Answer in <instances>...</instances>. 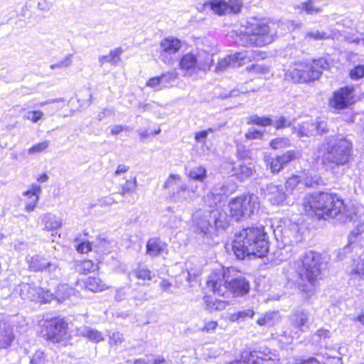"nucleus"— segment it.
<instances>
[{
  "instance_id": "obj_1",
  "label": "nucleus",
  "mask_w": 364,
  "mask_h": 364,
  "mask_svg": "<svg viewBox=\"0 0 364 364\" xmlns=\"http://www.w3.org/2000/svg\"><path fill=\"white\" fill-rule=\"evenodd\" d=\"M321 164L326 171L335 172L341 166H347L353 156V142L342 134L325 139L320 148Z\"/></svg>"
},
{
  "instance_id": "obj_2",
  "label": "nucleus",
  "mask_w": 364,
  "mask_h": 364,
  "mask_svg": "<svg viewBox=\"0 0 364 364\" xmlns=\"http://www.w3.org/2000/svg\"><path fill=\"white\" fill-rule=\"evenodd\" d=\"M322 264L321 255L309 251L294 263V275L290 279L295 282L302 291L311 295L321 278Z\"/></svg>"
},
{
  "instance_id": "obj_3",
  "label": "nucleus",
  "mask_w": 364,
  "mask_h": 364,
  "mask_svg": "<svg viewBox=\"0 0 364 364\" xmlns=\"http://www.w3.org/2000/svg\"><path fill=\"white\" fill-rule=\"evenodd\" d=\"M206 286L214 294L226 298L231 295H245L250 289V282L244 276L230 269L213 272L208 277Z\"/></svg>"
},
{
  "instance_id": "obj_4",
  "label": "nucleus",
  "mask_w": 364,
  "mask_h": 364,
  "mask_svg": "<svg viewBox=\"0 0 364 364\" xmlns=\"http://www.w3.org/2000/svg\"><path fill=\"white\" fill-rule=\"evenodd\" d=\"M269 241L264 227L247 228L235 234L232 250L238 259L254 255L262 257L269 251Z\"/></svg>"
},
{
  "instance_id": "obj_5",
  "label": "nucleus",
  "mask_w": 364,
  "mask_h": 364,
  "mask_svg": "<svg viewBox=\"0 0 364 364\" xmlns=\"http://www.w3.org/2000/svg\"><path fill=\"white\" fill-rule=\"evenodd\" d=\"M275 23L265 18L252 17L238 30V42L243 46L262 47L272 43L277 34Z\"/></svg>"
},
{
  "instance_id": "obj_6",
  "label": "nucleus",
  "mask_w": 364,
  "mask_h": 364,
  "mask_svg": "<svg viewBox=\"0 0 364 364\" xmlns=\"http://www.w3.org/2000/svg\"><path fill=\"white\" fill-rule=\"evenodd\" d=\"M330 68L328 61L324 58L313 60L311 63H298L285 73V79L294 83H306L318 80L323 70Z\"/></svg>"
},
{
  "instance_id": "obj_7",
  "label": "nucleus",
  "mask_w": 364,
  "mask_h": 364,
  "mask_svg": "<svg viewBox=\"0 0 364 364\" xmlns=\"http://www.w3.org/2000/svg\"><path fill=\"white\" fill-rule=\"evenodd\" d=\"M193 222L200 232L206 235L214 230H225L228 227L227 214L220 209L199 210L193 216Z\"/></svg>"
},
{
  "instance_id": "obj_8",
  "label": "nucleus",
  "mask_w": 364,
  "mask_h": 364,
  "mask_svg": "<svg viewBox=\"0 0 364 364\" xmlns=\"http://www.w3.org/2000/svg\"><path fill=\"white\" fill-rule=\"evenodd\" d=\"M259 207V198L255 194L242 195L232 199L229 203L231 216L236 220L250 217Z\"/></svg>"
},
{
  "instance_id": "obj_9",
  "label": "nucleus",
  "mask_w": 364,
  "mask_h": 364,
  "mask_svg": "<svg viewBox=\"0 0 364 364\" xmlns=\"http://www.w3.org/2000/svg\"><path fill=\"white\" fill-rule=\"evenodd\" d=\"M332 201H333V194L319 192L306 196L303 205L307 214H314L318 218L324 219L326 205Z\"/></svg>"
},
{
  "instance_id": "obj_10",
  "label": "nucleus",
  "mask_w": 364,
  "mask_h": 364,
  "mask_svg": "<svg viewBox=\"0 0 364 364\" xmlns=\"http://www.w3.org/2000/svg\"><path fill=\"white\" fill-rule=\"evenodd\" d=\"M275 238L281 241L284 246L293 245L302 240L297 223L286 220L274 230Z\"/></svg>"
},
{
  "instance_id": "obj_11",
  "label": "nucleus",
  "mask_w": 364,
  "mask_h": 364,
  "mask_svg": "<svg viewBox=\"0 0 364 364\" xmlns=\"http://www.w3.org/2000/svg\"><path fill=\"white\" fill-rule=\"evenodd\" d=\"M23 299L47 303L50 301L53 294L48 290L36 286L34 284L23 282L16 289Z\"/></svg>"
},
{
  "instance_id": "obj_12",
  "label": "nucleus",
  "mask_w": 364,
  "mask_h": 364,
  "mask_svg": "<svg viewBox=\"0 0 364 364\" xmlns=\"http://www.w3.org/2000/svg\"><path fill=\"white\" fill-rule=\"evenodd\" d=\"M43 327V336L53 343L63 341L67 335V324L63 318H55L46 321Z\"/></svg>"
},
{
  "instance_id": "obj_13",
  "label": "nucleus",
  "mask_w": 364,
  "mask_h": 364,
  "mask_svg": "<svg viewBox=\"0 0 364 364\" xmlns=\"http://www.w3.org/2000/svg\"><path fill=\"white\" fill-rule=\"evenodd\" d=\"M333 201L328 204L325 210V218L338 217V220L343 223L347 220H352L353 217L346 215L344 210L346 208L342 199H341L336 194H333Z\"/></svg>"
},
{
  "instance_id": "obj_14",
  "label": "nucleus",
  "mask_w": 364,
  "mask_h": 364,
  "mask_svg": "<svg viewBox=\"0 0 364 364\" xmlns=\"http://www.w3.org/2000/svg\"><path fill=\"white\" fill-rule=\"evenodd\" d=\"M181 48V41L175 38L169 37L163 39L160 43V58L166 64L171 65L173 59L169 55L176 53Z\"/></svg>"
},
{
  "instance_id": "obj_15",
  "label": "nucleus",
  "mask_w": 364,
  "mask_h": 364,
  "mask_svg": "<svg viewBox=\"0 0 364 364\" xmlns=\"http://www.w3.org/2000/svg\"><path fill=\"white\" fill-rule=\"evenodd\" d=\"M265 196L273 205H280L286 200L288 193L287 187L284 186H277L272 183L268 184L264 188L262 189Z\"/></svg>"
},
{
  "instance_id": "obj_16",
  "label": "nucleus",
  "mask_w": 364,
  "mask_h": 364,
  "mask_svg": "<svg viewBox=\"0 0 364 364\" xmlns=\"http://www.w3.org/2000/svg\"><path fill=\"white\" fill-rule=\"evenodd\" d=\"M353 89L348 87H342L333 94V98L330 100V105L336 109L346 108L352 102Z\"/></svg>"
},
{
  "instance_id": "obj_17",
  "label": "nucleus",
  "mask_w": 364,
  "mask_h": 364,
  "mask_svg": "<svg viewBox=\"0 0 364 364\" xmlns=\"http://www.w3.org/2000/svg\"><path fill=\"white\" fill-rule=\"evenodd\" d=\"M341 36V33L336 28L330 29L329 31L311 30L305 33L304 39L306 41H325L328 39L338 40Z\"/></svg>"
},
{
  "instance_id": "obj_18",
  "label": "nucleus",
  "mask_w": 364,
  "mask_h": 364,
  "mask_svg": "<svg viewBox=\"0 0 364 364\" xmlns=\"http://www.w3.org/2000/svg\"><path fill=\"white\" fill-rule=\"evenodd\" d=\"M289 319L291 324L295 328L304 332L308 328L309 312L307 310L299 308L292 312Z\"/></svg>"
},
{
  "instance_id": "obj_19",
  "label": "nucleus",
  "mask_w": 364,
  "mask_h": 364,
  "mask_svg": "<svg viewBox=\"0 0 364 364\" xmlns=\"http://www.w3.org/2000/svg\"><path fill=\"white\" fill-rule=\"evenodd\" d=\"M230 193L229 188L223 183H218L214 186L210 193L207 195V200H213V202H210V205H217L220 203L225 198H226Z\"/></svg>"
},
{
  "instance_id": "obj_20",
  "label": "nucleus",
  "mask_w": 364,
  "mask_h": 364,
  "mask_svg": "<svg viewBox=\"0 0 364 364\" xmlns=\"http://www.w3.org/2000/svg\"><path fill=\"white\" fill-rule=\"evenodd\" d=\"M41 192V188L37 184H32L29 190L23 192V196L28 198L25 205V210L26 211L32 212L34 210L38 202Z\"/></svg>"
},
{
  "instance_id": "obj_21",
  "label": "nucleus",
  "mask_w": 364,
  "mask_h": 364,
  "mask_svg": "<svg viewBox=\"0 0 364 364\" xmlns=\"http://www.w3.org/2000/svg\"><path fill=\"white\" fill-rule=\"evenodd\" d=\"M196 64L197 60L193 53H186L180 60V68L185 72L186 75L191 76L197 73Z\"/></svg>"
},
{
  "instance_id": "obj_22",
  "label": "nucleus",
  "mask_w": 364,
  "mask_h": 364,
  "mask_svg": "<svg viewBox=\"0 0 364 364\" xmlns=\"http://www.w3.org/2000/svg\"><path fill=\"white\" fill-rule=\"evenodd\" d=\"M204 309L210 313L225 309L229 303L226 301L217 299L212 296L205 295L203 297Z\"/></svg>"
},
{
  "instance_id": "obj_23",
  "label": "nucleus",
  "mask_w": 364,
  "mask_h": 364,
  "mask_svg": "<svg viewBox=\"0 0 364 364\" xmlns=\"http://www.w3.org/2000/svg\"><path fill=\"white\" fill-rule=\"evenodd\" d=\"M85 289L92 292L102 291L109 286L99 277H89L81 282Z\"/></svg>"
},
{
  "instance_id": "obj_24",
  "label": "nucleus",
  "mask_w": 364,
  "mask_h": 364,
  "mask_svg": "<svg viewBox=\"0 0 364 364\" xmlns=\"http://www.w3.org/2000/svg\"><path fill=\"white\" fill-rule=\"evenodd\" d=\"M195 58L197 60V68L198 70L207 71L209 70L213 63V55L205 50H198L196 54H194Z\"/></svg>"
},
{
  "instance_id": "obj_25",
  "label": "nucleus",
  "mask_w": 364,
  "mask_h": 364,
  "mask_svg": "<svg viewBox=\"0 0 364 364\" xmlns=\"http://www.w3.org/2000/svg\"><path fill=\"white\" fill-rule=\"evenodd\" d=\"M14 338L12 328L6 323L0 324V348L9 346Z\"/></svg>"
},
{
  "instance_id": "obj_26",
  "label": "nucleus",
  "mask_w": 364,
  "mask_h": 364,
  "mask_svg": "<svg viewBox=\"0 0 364 364\" xmlns=\"http://www.w3.org/2000/svg\"><path fill=\"white\" fill-rule=\"evenodd\" d=\"M166 247V245L159 238H151L146 243V253L151 257H156L163 252Z\"/></svg>"
},
{
  "instance_id": "obj_27",
  "label": "nucleus",
  "mask_w": 364,
  "mask_h": 364,
  "mask_svg": "<svg viewBox=\"0 0 364 364\" xmlns=\"http://www.w3.org/2000/svg\"><path fill=\"white\" fill-rule=\"evenodd\" d=\"M237 55L238 53H235L233 55H228L225 58L221 59L218 62L215 68V70L219 72L225 70L229 66L237 68L242 65V61L237 58Z\"/></svg>"
},
{
  "instance_id": "obj_28",
  "label": "nucleus",
  "mask_w": 364,
  "mask_h": 364,
  "mask_svg": "<svg viewBox=\"0 0 364 364\" xmlns=\"http://www.w3.org/2000/svg\"><path fill=\"white\" fill-rule=\"evenodd\" d=\"M298 9L309 15H316L323 11V8L318 4V0H306L298 6Z\"/></svg>"
},
{
  "instance_id": "obj_29",
  "label": "nucleus",
  "mask_w": 364,
  "mask_h": 364,
  "mask_svg": "<svg viewBox=\"0 0 364 364\" xmlns=\"http://www.w3.org/2000/svg\"><path fill=\"white\" fill-rule=\"evenodd\" d=\"M194 197V191L190 190L186 184L178 186V190L176 192H173V198L175 200L178 201L193 200Z\"/></svg>"
},
{
  "instance_id": "obj_30",
  "label": "nucleus",
  "mask_w": 364,
  "mask_h": 364,
  "mask_svg": "<svg viewBox=\"0 0 364 364\" xmlns=\"http://www.w3.org/2000/svg\"><path fill=\"white\" fill-rule=\"evenodd\" d=\"M122 53L123 49L121 47H118L110 50L109 55L100 56L98 59L99 63L101 66L105 63H109L115 65L121 60L120 55Z\"/></svg>"
},
{
  "instance_id": "obj_31",
  "label": "nucleus",
  "mask_w": 364,
  "mask_h": 364,
  "mask_svg": "<svg viewBox=\"0 0 364 364\" xmlns=\"http://www.w3.org/2000/svg\"><path fill=\"white\" fill-rule=\"evenodd\" d=\"M47 259L41 255H36L27 259L28 267L33 272H43Z\"/></svg>"
},
{
  "instance_id": "obj_32",
  "label": "nucleus",
  "mask_w": 364,
  "mask_h": 364,
  "mask_svg": "<svg viewBox=\"0 0 364 364\" xmlns=\"http://www.w3.org/2000/svg\"><path fill=\"white\" fill-rule=\"evenodd\" d=\"M77 333L96 343L104 339L101 332L87 326H82L77 328Z\"/></svg>"
},
{
  "instance_id": "obj_33",
  "label": "nucleus",
  "mask_w": 364,
  "mask_h": 364,
  "mask_svg": "<svg viewBox=\"0 0 364 364\" xmlns=\"http://www.w3.org/2000/svg\"><path fill=\"white\" fill-rule=\"evenodd\" d=\"M44 229L48 231L54 230L61 227L62 220L51 213H46L43 216Z\"/></svg>"
},
{
  "instance_id": "obj_34",
  "label": "nucleus",
  "mask_w": 364,
  "mask_h": 364,
  "mask_svg": "<svg viewBox=\"0 0 364 364\" xmlns=\"http://www.w3.org/2000/svg\"><path fill=\"white\" fill-rule=\"evenodd\" d=\"M205 6H209L210 9L219 16L228 14L227 1L225 0H210L204 4Z\"/></svg>"
},
{
  "instance_id": "obj_35",
  "label": "nucleus",
  "mask_w": 364,
  "mask_h": 364,
  "mask_svg": "<svg viewBox=\"0 0 364 364\" xmlns=\"http://www.w3.org/2000/svg\"><path fill=\"white\" fill-rule=\"evenodd\" d=\"M266 57V53L259 50H250L245 52H238L237 58L242 61V65L247 62L252 60H257L264 59Z\"/></svg>"
},
{
  "instance_id": "obj_36",
  "label": "nucleus",
  "mask_w": 364,
  "mask_h": 364,
  "mask_svg": "<svg viewBox=\"0 0 364 364\" xmlns=\"http://www.w3.org/2000/svg\"><path fill=\"white\" fill-rule=\"evenodd\" d=\"M257 356V364H280V358L275 352H259Z\"/></svg>"
},
{
  "instance_id": "obj_37",
  "label": "nucleus",
  "mask_w": 364,
  "mask_h": 364,
  "mask_svg": "<svg viewBox=\"0 0 364 364\" xmlns=\"http://www.w3.org/2000/svg\"><path fill=\"white\" fill-rule=\"evenodd\" d=\"M234 175L240 181H244L250 177L253 173V169L250 166L240 164L232 168Z\"/></svg>"
},
{
  "instance_id": "obj_38",
  "label": "nucleus",
  "mask_w": 364,
  "mask_h": 364,
  "mask_svg": "<svg viewBox=\"0 0 364 364\" xmlns=\"http://www.w3.org/2000/svg\"><path fill=\"white\" fill-rule=\"evenodd\" d=\"M187 176L195 181L203 182L207 178V171L202 166L193 167L189 171L186 170Z\"/></svg>"
},
{
  "instance_id": "obj_39",
  "label": "nucleus",
  "mask_w": 364,
  "mask_h": 364,
  "mask_svg": "<svg viewBox=\"0 0 364 364\" xmlns=\"http://www.w3.org/2000/svg\"><path fill=\"white\" fill-rule=\"evenodd\" d=\"M247 124L268 127L273 124V120L268 117H259L257 114H254L247 118Z\"/></svg>"
},
{
  "instance_id": "obj_40",
  "label": "nucleus",
  "mask_w": 364,
  "mask_h": 364,
  "mask_svg": "<svg viewBox=\"0 0 364 364\" xmlns=\"http://www.w3.org/2000/svg\"><path fill=\"white\" fill-rule=\"evenodd\" d=\"M315 133V124L313 121H307L299 125L298 135L299 136H309Z\"/></svg>"
},
{
  "instance_id": "obj_41",
  "label": "nucleus",
  "mask_w": 364,
  "mask_h": 364,
  "mask_svg": "<svg viewBox=\"0 0 364 364\" xmlns=\"http://www.w3.org/2000/svg\"><path fill=\"white\" fill-rule=\"evenodd\" d=\"M178 73L175 71L166 72L161 74L160 80L163 88L172 86L173 83L178 78Z\"/></svg>"
},
{
  "instance_id": "obj_42",
  "label": "nucleus",
  "mask_w": 364,
  "mask_h": 364,
  "mask_svg": "<svg viewBox=\"0 0 364 364\" xmlns=\"http://www.w3.org/2000/svg\"><path fill=\"white\" fill-rule=\"evenodd\" d=\"M137 186L136 178V177L131 178L130 179H127L126 182L121 186V190L119 192L122 196H125L128 194L133 193Z\"/></svg>"
},
{
  "instance_id": "obj_43",
  "label": "nucleus",
  "mask_w": 364,
  "mask_h": 364,
  "mask_svg": "<svg viewBox=\"0 0 364 364\" xmlns=\"http://www.w3.org/2000/svg\"><path fill=\"white\" fill-rule=\"evenodd\" d=\"M304 182L306 186L311 188L323 185L324 183L322 178L314 173H308L304 179Z\"/></svg>"
},
{
  "instance_id": "obj_44",
  "label": "nucleus",
  "mask_w": 364,
  "mask_h": 364,
  "mask_svg": "<svg viewBox=\"0 0 364 364\" xmlns=\"http://www.w3.org/2000/svg\"><path fill=\"white\" fill-rule=\"evenodd\" d=\"M265 161L267 163V165L270 167V169L272 173H278L284 167V165L283 164H282V161L279 156L275 158H272L270 156L266 157Z\"/></svg>"
},
{
  "instance_id": "obj_45",
  "label": "nucleus",
  "mask_w": 364,
  "mask_h": 364,
  "mask_svg": "<svg viewBox=\"0 0 364 364\" xmlns=\"http://www.w3.org/2000/svg\"><path fill=\"white\" fill-rule=\"evenodd\" d=\"M364 238V225H358L349 235V242L352 245Z\"/></svg>"
},
{
  "instance_id": "obj_46",
  "label": "nucleus",
  "mask_w": 364,
  "mask_h": 364,
  "mask_svg": "<svg viewBox=\"0 0 364 364\" xmlns=\"http://www.w3.org/2000/svg\"><path fill=\"white\" fill-rule=\"evenodd\" d=\"M134 274L139 279H152L151 272L144 266H139L134 271Z\"/></svg>"
},
{
  "instance_id": "obj_47",
  "label": "nucleus",
  "mask_w": 364,
  "mask_h": 364,
  "mask_svg": "<svg viewBox=\"0 0 364 364\" xmlns=\"http://www.w3.org/2000/svg\"><path fill=\"white\" fill-rule=\"evenodd\" d=\"M280 158V160L282 161V164H283L284 166L287 164L289 162L295 160L296 159H299L300 157V154L297 151L291 150L287 151L286 153H284L282 156H279Z\"/></svg>"
},
{
  "instance_id": "obj_48",
  "label": "nucleus",
  "mask_w": 364,
  "mask_h": 364,
  "mask_svg": "<svg viewBox=\"0 0 364 364\" xmlns=\"http://www.w3.org/2000/svg\"><path fill=\"white\" fill-rule=\"evenodd\" d=\"M246 70L256 75H265L269 73L268 67L260 64H253L247 67Z\"/></svg>"
},
{
  "instance_id": "obj_49",
  "label": "nucleus",
  "mask_w": 364,
  "mask_h": 364,
  "mask_svg": "<svg viewBox=\"0 0 364 364\" xmlns=\"http://www.w3.org/2000/svg\"><path fill=\"white\" fill-rule=\"evenodd\" d=\"M60 271V264L57 259L47 260L46 267L43 272L48 274H55Z\"/></svg>"
},
{
  "instance_id": "obj_50",
  "label": "nucleus",
  "mask_w": 364,
  "mask_h": 364,
  "mask_svg": "<svg viewBox=\"0 0 364 364\" xmlns=\"http://www.w3.org/2000/svg\"><path fill=\"white\" fill-rule=\"evenodd\" d=\"M255 314V312L252 309H245L243 311H237L231 315V320L233 321H238L240 319H245L247 317L252 318Z\"/></svg>"
},
{
  "instance_id": "obj_51",
  "label": "nucleus",
  "mask_w": 364,
  "mask_h": 364,
  "mask_svg": "<svg viewBox=\"0 0 364 364\" xmlns=\"http://www.w3.org/2000/svg\"><path fill=\"white\" fill-rule=\"evenodd\" d=\"M228 6V14H238L240 12L242 2L241 0H229L227 2Z\"/></svg>"
},
{
  "instance_id": "obj_52",
  "label": "nucleus",
  "mask_w": 364,
  "mask_h": 364,
  "mask_svg": "<svg viewBox=\"0 0 364 364\" xmlns=\"http://www.w3.org/2000/svg\"><path fill=\"white\" fill-rule=\"evenodd\" d=\"M44 114L41 110L28 112L23 117L25 119L31 121L33 123H37L43 119Z\"/></svg>"
},
{
  "instance_id": "obj_53",
  "label": "nucleus",
  "mask_w": 364,
  "mask_h": 364,
  "mask_svg": "<svg viewBox=\"0 0 364 364\" xmlns=\"http://www.w3.org/2000/svg\"><path fill=\"white\" fill-rule=\"evenodd\" d=\"M49 144L50 142L48 140L38 143L28 149V152L29 154L41 153L48 147Z\"/></svg>"
},
{
  "instance_id": "obj_54",
  "label": "nucleus",
  "mask_w": 364,
  "mask_h": 364,
  "mask_svg": "<svg viewBox=\"0 0 364 364\" xmlns=\"http://www.w3.org/2000/svg\"><path fill=\"white\" fill-rule=\"evenodd\" d=\"M80 270L85 274L95 272L97 269V265L91 260H83L80 262Z\"/></svg>"
},
{
  "instance_id": "obj_55",
  "label": "nucleus",
  "mask_w": 364,
  "mask_h": 364,
  "mask_svg": "<svg viewBox=\"0 0 364 364\" xmlns=\"http://www.w3.org/2000/svg\"><path fill=\"white\" fill-rule=\"evenodd\" d=\"M31 364H49V361L46 358L43 351L37 350L33 355Z\"/></svg>"
},
{
  "instance_id": "obj_56",
  "label": "nucleus",
  "mask_w": 364,
  "mask_h": 364,
  "mask_svg": "<svg viewBox=\"0 0 364 364\" xmlns=\"http://www.w3.org/2000/svg\"><path fill=\"white\" fill-rule=\"evenodd\" d=\"M290 144V141L287 138H277L271 141L270 146L272 149H277Z\"/></svg>"
},
{
  "instance_id": "obj_57",
  "label": "nucleus",
  "mask_w": 364,
  "mask_h": 364,
  "mask_svg": "<svg viewBox=\"0 0 364 364\" xmlns=\"http://www.w3.org/2000/svg\"><path fill=\"white\" fill-rule=\"evenodd\" d=\"M350 77L353 80H358L364 77V65H358L350 71Z\"/></svg>"
},
{
  "instance_id": "obj_58",
  "label": "nucleus",
  "mask_w": 364,
  "mask_h": 364,
  "mask_svg": "<svg viewBox=\"0 0 364 364\" xmlns=\"http://www.w3.org/2000/svg\"><path fill=\"white\" fill-rule=\"evenodd\" d=\"M263 136V132L255 129L254 128H250L245 134V138L249 140L262 139Z\"/></svg>"
},
{
  "instance_id": "obj_59",
  "label": "nucleus",
  "mask_w": 364,
  "mask_h": 364,
  "mask_svg": "<svg viewBox=\"0 0 364 364\" xmlns=\"http://www.w3.org/2000/svg\"><path fill=\"white\" fill-rule=\"evenodd\" d=\"M72 57H73L72 54L68 55L64 59H63L59 63L51 65L50 68L55 69V68H59L68 67L72 63Z\"/></svg>"
},
{
  "instance_id": "obj_60",
  "label": "nucleus",
  "mask_w": 364,
  "mask_h": 364,
  "mask_svg": "<svg viewBox=\"0 0 364 364\" xmlns=\"http://www.w3.org/2000/svg\"><path fill=\"white\" fill-rule=\"evenodd\" d=\"M315 124V132L318 134H323L328 132L327 124L323 121H318V119L314 122Z\"/></svg>"
},
{
  "instance_id": "obj_61",
  "label": "nucleus",
  "mask_w": 364,
  "mask_h": 364,
  "mask_svg": "<svg viewBox=\"0 0 364 364\" xmlns=\"http://www.w3.org/2000/svg\"><path fill=\"white\" fill-rule=\"evenodd\" d=\"M146 86L152 87L155 90H161L163 89L159 76L150 78L146 82Z\"/></svg>"
},
{
  "instance_id": "obj_62",
  "label": "nucleus",
  "mask_w": 364,
  "mask_h": 364,
  "mask_svg": "<svg viewBox=\"0 0 364 364\" xmlns=\"http://www.w3.org/2000/svg\"><path fill=\"white\" fill-rule=\"evenodd\" d=\"M181 177L176 174H171L167 180L165 181L164 187L168 188L178 184V181H180Z\"/></svg>"
},
{
  "instance_id": "obj_63",
  "label": "nucleus",
  "mask_w": 364,
  "mask_h": 364,
  "mask_svg": "<svg viewBox=\"0 0 364 364\" xmlns=\"http://www.w3.org/2000/svg\"><path fill=\"white\" fill-rule=\"evenodd\" d=\"M214 130L212 128H209L206 130L201 131L200 132H196L195 134V139L200 143H204L205 139L209 133L213 132Z\"/></svg>"
},
{
  "instance_id": "obj_64",
  "label": "nucleus",
  "mask_w": 364,
  "mask_h": 364,
  "mask_svg": "<svg viewBox=\"0 0 364 364\" xmlns=\"http://www.w3.org/2000/svg\"><path fill=\"white\" fill-rule=\"evenodd\" d=\"M126 296H127V292H126L125 288L124 287H119V288H117L115 290V294H114V298L116 301L119 302V301H123L126 298Z\"/></svg>"
}]
</instances>
